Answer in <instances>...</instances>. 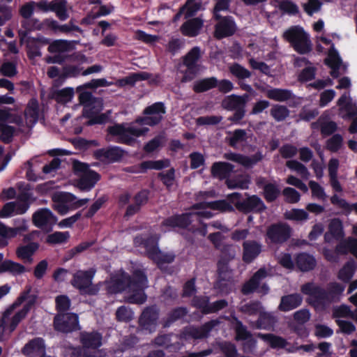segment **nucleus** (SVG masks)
<instances>
[{"label": "nucleus", "mask_w": 357, "mask_h": 357, "mask_svg": "<svg viewBox=\"0 0 357 357\" xmlns=\"http://www.w3.org/2000/svg\"><path fill=\"white\" fill-rule=\"evenodd\" d=\"M291 234L290 228L286 225L271 226L267 231V237L271 242L280 243L287 241Z\"/></svg>", "instance_id": "nucleus-20"}, {"label": "nucleus", "mask_w": 357, "mask_h": 357, "mask_svg": "<svg viewBox=\"0 0 357 357\" xmlns=\"http://www.w3.org/2000/svg\"><path fill=\"white\" fill-rule=\"evenodd\" d=\"M356 269V266L354 261H348L345 264L338 272V278L345 282H349L354 276Z\"/></svg>", "instance_id": "nucleus-40"}, {"label": "nucleus", "mask_w": 357, "mask_h": 357, "mask_svg": "<svg viewBox=\"0 0 357 357\" xmlns=\"http://www.w3.org/2000/svg\"><path fill=\"white\" fill-rule=\"evenodd\" d=\"M344 290V287L337 282L329 285L328 292H325L313 283H307L301 287V291L309 296V302L314 305L325 300L334 301L335 297L341 294Z\"/></svg>", "instance_id": "nucleus-5"}, {"label": "nucleus", "mask_w": 357, "mask_h": 357, "mask_svg": "<svg viewBox=\"0 0 357 357\" xmlns=\"http://www.w3.org/2000/svg\"><path fill=\"white\" fill-rule=\"evenodd\" d=\"M165 113V107L162 102H155L146 107L144 118L137 119L130 124H116L108 128L109 134L119 142L131 144L135 139L145 135L149 129L144 126L158 124Z\"/></svg>", "instance_id": "nucleus-2"}, {"label": "nucleus", "mask_w": 357, "mask_h": 357, "mask_svg": "<svg viewBox=\"0 0 357 357\" xmlns=\"http://www.w3.org/2000/svg\"><path fill=\"white\" fill-rule=\"evenodd\" d=\"M264 192L266 199L271 202L277 198L280 193V190L276 185L267 183L264 186Z\"/></svg>", "instance_id": "nucleus-57"}, {"label": "nucleus", "mask_w": 357, "mask_h": 357, "mask_svg": "<svg viewBox=\"0 0 357 357\" xmlns=\"http://www.w3.org/2000/svg\"><path fill=\"white\" fill-rule=\"evenodd\" d=\"M283 38L300 54L308 53L312 50L310 36L300 26L289 27L283 33Z\"/></svg>", "instance_id": "nucleus-7"}, {"label": "nucleus", "mask_w": 357, "mask_h": 357, "mask_svg": "<svg viewBox=\"0 0 357 357\" xmlns=\"http://www.w3.org/2000/svg\"><path fill=\"white\" fill-rule=\"evenodd\" d=\"M31 287L27 286L13 304V306L23 305V307L11 317V323L9 324L11 331L15 329L18 324L26 317L28 312L34 307L36 303L37 296L36 294H31Z\"/></svg>", "instance_id": "nucleus-8"}, {"label": "nucleus", "mask_w": 357, "mask_h": 357, "mask_svg": "<svg viewBox=\"0 0 357 357\" xmlns=\"http://www.w3.org/2000/svg\"><path fill=\"white\" fill-rule=\"evenodd\" d=\"M216 324L215 321H211L205 324L201 328H189L186 329V332L188 335H191L194 338H202L207 335L209 331Z\"/></svg>", "instance_id": "nucleus-42"}, {"label": "nucleus", "mask_w": 357, "mask_h": 357, "mask_svg": "<svg viewBox=\"0 0 357 357\" xmlns=\"http://www.w3.org/2000/svg\"><path fill=\"white\" fill-rule=\"evenodd\" d=\"M158 238L153 236L151 232L144 233L142 236H136L134 240L135 245L145 249L149 257L152 259L158 265L162 266L165 263H171L174 259V255L172 252H162L158 248Z\"/></svg>", "instance_id": "nucleus-4"}, {"label": "nucleus", "mask_w": 357, "mask_h": 357, "mask_svg": "<svg viewBox=\"0 0 357 357\" xmlns=\"http://www.w3.org/2000/svg\"><path fill=\"white\" fill-rule=\"evenodd\" d=\"M261 246L259 243L252 241H246L243 243V259L245 262H251L261 252Z\"/></svg>", "instance_id": "nucleus-27"}, {"label": "nucleus", "mask_w": 357, "mask_h": 357, "mask_svg": "<svg viewBox=\"0 0 357 357\" xmlns=\"http://www.w3.org/2000/svg\"><path fill=\"white\" fill-rule=\"evenodd\" d=\"M296 264L301 271H308L314 268L316 265V260L312 255L301 253L296 257Z\"/></svg>", "instance_id": "nucleus-34"}, {"label": "nucleus", "mask_w": 357, "mask_h": 357, "mask_svg": "<svg viewBox=\"0 0 357 357\" xmlns=\"http://www.w3.org/2000/svg\"><path fill=\"white\" fill-rule=\"evenodd\" d=\"M286 165L291 170L296 172L301 178L307 179L310 176V172L301 163L296 160H289Z\"/></svg>", "instance_id": "nucleus-46"}, {"label": "nucleus", "mask_w": 357, "mask_h": 357, "mask_svg": "<svg viewBox=\"0 0 357 357\" xmlns=\"http://www.w3.org/2000/svg\"><path fill=\"white\" fill-rule=\"evenodd\" d=\"M285 200L289 203H297L301 198L299 192L294 188L287 187L282 191Z\"/></svg>", "instance_id": "nucleus-59"}, {"label": "nucleus", "mask_w": 357, "mask_h": 357, "mask_svg": "<svg viewBox=\"0 0 357 357\" xmlns=\"http://www.w3.org/2000/svg\"><path fill=\"white\" fill-rule=\"evenodd\" d=\"M73 169L78 177L75 186L80 190L89 191L100 179L99 174L90 169L85 163L75 161L73 162Z\"/></svg>", "instance_id": "nucleus-9"}, {"label": "nucleus", "mask_w": 357, "mask_h": 357, "mask_svg": "<svg viewBox=\"0 0 357 357\" xmlns=\"http://www.w3.org/2000/svg\"><path fill=\"white\" fill-rule=\"evenodd\" d=\"M267 276V273L264 268H260L253 277L244 284L243 287V292L245 294L252 292L256 290L259 293L266 294L268 291V287L266 284L260 286V282Z\"/></svg>", "instance_id": "nucleus-17"}, {"label": "nucleus", "mask_w": 357, "mask_h": 357, "mask_svg": "<svg viewBox=\"0 0 357 357\" xmlns=\"http://www.w3.org/2000/svg\"><path fill=\"white\" fill-rule=\"evenodd\" d=\"M317 50L321 52L328 50V57L326 59V63L331 68V75L333 77H337L340 75L339 70L344 72L346 66L342 64V60L334 48V45L331 40L326 36H317Z\"/></svg>", "instance_id": "nucleus-6"}, {"label": "nucleus", "mask_w": 357, "mask_h": 357, "mask_svg": "<svg viewBox=\"0 0 357 357\" xmlns=\"http://www.w3.org/2000/svg\"><path fill=\"white\" fill-rule=\"evenodd\" d=\"M26 271L25 267L11 260H6L0 265V273L8 272L13 275L24 273Z\"/></svg>", "instance_id": "nucleus-35"}, {"label": "nucleus", "mask_w": 357, "mask_h": 357, "mask_svg": "<svg viewBox=\"0 0 357 357\" xmlns=\"http://www.w3.org/2000/svg\"><path fill=\"white\" fill-rule=\"evenodd\" d=\"M56 330L68 333L79 328L78 317L75 314H59L54 318Z\"/></svg>", "instance_id": "nucleus-14"}, {"label": "nucleus", "mask_w": 357, "mask_h": 357, "mask_svg": "<svg viewBox=\"0 0 357 357\" xmlns=\"http://www.w3.org/2000/svg\"><path fill=\"white\" fill-rule=\"evenodd\" d=\"M36 2L29 1L22 5L19 10L20 15L24 19L30 18L34 12Z\"/></svg>", "instance_id": "nucleus-62"}, {"label": "nucleus", "mask_w": 357, "mask_h": 357, "mask_svg": "<svg viewBox=\"0 0 357 357\" xmlns=\"http://www.w3.org/2000/svg\"><path fill=\"white\" fill-rule=\"evenodd\" d=\"M275 6L281 10L289 15H294L298 12V7L291 0H273Z\"/></svg>", "instance_id": "nucleus-43"}, {"label": "nucleus", "mask_w": 357, "mask_h": 357, "mask_svg": "<svg viewBox=\"0 0 357 357\" xmlns=\"http://www.w3.org/2000/svg\"><path fill=\"white\" fill-rule=\"evenodd\" d=\"M216 84L217 79L214 77H211L197 81L194 84L193 89L196 92H203L213 88Z\"/></svg>", "instance_id": "nucleus-47"}, {"label": "nucleus", "mask_w": 357, "mask_h": 357, "mask_svg": "<svg viewBox=\"0 0 357 357\" xmlns=\"http://www.w3.org/2000/svg\"><path fill=\"white\" fill-rule=\"evenodd\" d=\"M70 302L66 296H59L56 298V306L59 314H66L65 312L70 307Z\"/></svg>", "instance_id": "nucleus-61"}, {"label": "nucleus", "mask_w": 357, "mask_h": 357, "mask_svg": "<svg viewBox=\"0 0 357 357\" xmlns=\"http://www.w3.org/2000/svg\"><path fill=\"white\" fill-rule=\"evenodd\" d=\"M116 317L119 321H128L132 319L133 313L128 307L121 306L116 310Z\"/></svg>", "instance_id": "nucleus-64"}, {"label": "nucleus", "mask_w": 357, "mask_h": 357, "mask_svg": "<svg viewBox=\"0 0 357 357\" xmlns=\"http://www.w3.org/2000/svg\"><path fill=\"white\" fill-rule=\"evenodd\" d=\"M101 335L98 333H84L82 342L84 347L96 349L101 345Z\"/></svg>", "instance_id": "nucleus-37"}, {"label": "nucleus", "mask_w": 357, "mask_h": 357, "mask_svg": "<svg viewBox=\"0 0 357 357\" xmlns=\"http://www.w3.org/2000/svg\"><path fill=\"white\" fill-rule=\"evenodd\" d=\"M38 248V243L34 242L25 245H21L16 250L17 257L24 262L31 264L33 261L32 257Z\"/></svg>", "instance_id": "nucleus-25"}, {"label": "nucleus", "mask_w": 357, "mask_h": 357, "mask_svg": "<svg viewBox=\"0 0 357 357\" xmlns=\"http://www.w3.org/2000/svg\"><path fill=\"white\" fill-rule=\"evenodd\" d=\"M27 357H42L45 356V346L41 338H36L27 343L22 349Z\"/></svg>", "instance_id": "nucleus-22"}, {"label": "nucleus", "mask_w": 357, "mask_h": 357, "mask_svg": "<svg viewBox=\"0 0 357 357\" xmlns=\"http://www.w3.org/2000/svg\"><path fill=\"white\" fill-rule=\"evenodd\" d=\"M102 108L103 102L101 99L93 100L91 103L85 105L83 116L89 119L88 125L102 124L109 120L110 112L100 114Z\"/></svg>", "instance_id": "nucleus-11"}, {"label": "nucleus", "mask_w": 357, "mask_h": 357, "mask_svg": "<svg viewBox=\"0 0 357 357\" xmlns=\"http://www.w3.org/2000/svg\"><path fill=\"white\" fill-rule=\"evenodd\" d=\"M337 104L342 118H350L357 114V105L352 101L349 93H343L338 99Z\"/></svg>", "instance_id": "nucleus-19"}, {"label": "nucleus", "mask_w": 357, "mask_h": 357, "mask_svg": "<svg viewBox=\"0 0 357 357\" xmlns=\"http://www.w3.org/2000/svg\"><path fill=\"white\" fill-rule=\"evenodd\" d=\"M194 305L197 307L202 309L204 313L214 312L220 310L227 305V302L224 300L218 301L212 305L208 304V301L206 298L199 299L196 298L194 300Z\"/></svg>", "instance_id": "nucleus-26"}, {"label": "nucleus", "mask_w": 357, "mask_h": 357, "mask_svg": "<svg viewBox=\"0 0 357 357\" xmlns=\"http://www.w3.org/2000/svg\"><path fill=\"white\" fill-rule=\"evenodd\" d=\"M301 302L302 298L298 294L285 296L281 298L279 308L282 311H289L299 306Z\"/></svg>", "instance_id": "nucleus-32"}, {"label": "nucleus", "mask_w": 357, "mask_h": 357, "mask_svg": "<svg viewBox=\"0 0 357 357\" xmlns=\"http://www.w3.org/2000/svg\"><path fill=\"white\" fill-rule=\"evenodd\" d=\"M147 77V75L144 73H133L123 79H119L116 84L121 86L134 84L137 81L146 79Z\"/></svg>", "instance_id": "nucleus-52"}, {"label": "nucleus", "mask_w": 357, "mask_h": 357, "mask_svg": "<svg viewBox=\"0 0 357 357\" xmlns=\"http://www.w3.org/2000/svg\"><path fill=\"white\" fill-rule=\"evenodd\" d=\"M309 187L311 190L312 197L321 201L326 200L327 195L325 190L318 183L314 181H310L309 182Z\"/></svg>", "instance_id": "nucleus-51"}, {"label": "nucleus", "mask_w": 357, "mask_h": 357, "mask_svg": "<svg viewBox=\"0 0 357 357\" xmlns=\"http://www.w3.org/2000/svg\"><path fill=\"white\" fill-rule=\"evenodd\" d=\"M53 208L60 215H64L70 210H73L72 201L75 199V195L69 192H59L53 195Z\"/></svg>", "instance_id": "nucleus-16"}, {"label": "nucleus", "mask_w": 357, "mask_h": 357, "mask_svg": "<svg viewBox=\"0 0 357 357\" xmlns=\"http://www.w3.org/2000/svg\"><path fill=\"white\" fill-rule=\"evenodd\" d=\"M28 229L27 222L23 218H18L15 221V227H6L0 223V247L7 245V238L15 237L18 234L26 231Z\"/></svg>", "instance_id": "nucleus-15"}, {"label": "nucleus", "mask_w": 357, "mask_h": 357, "mask_svg": "<svg viewBox=\"0 0 357 357\" xmlns=\"http://www.w3.org/2000/svg\"><path fill=\"white\" fill-rule=\"evenodd\" d=\"M201 2L199 0H188L185 4L181 8L179 13L176 15L174 20H177L182 14L185 15V18L194 15L201 9Z\"/></svg>", "instance_id": "nucleus-33"}, {"label": "nucleus", "mask_w": 357, "mask_h": 357, "mask_svg": "<svg viewBox=\"0 0 357 357\" xmlns=\"http://www.w3.org/2000/svg\"><path fill=\"white\" fill-rule=\"evenodd\" d=\"M258 336L269 344L273 348H282L286 345V341L284 339L272 334L264 335L259 333Z\"/></svg>", "instance_id": "nucleus-45"}, {"label": "nucleus", "mask_w": 357, "mask_h": 357, "mask_svg": "<svg viewBox=\"0 0 357 357\" xmlns=\"http://www.w3.org/2000/svg\"><path fill=\"white\" fill-rule=\"evenodd\" d=\"M262 307L259 303H251L242 307V310L249 314L259 313L257 327L260 328H269L275 323L274 317L266 312L261 311Z\"/></svg>", "instance_id": "nucleus-13"}, {"label": "nucleus", "mask_w": 357, "mask_h": 357, "mask_svg": "<svg viewBox=\"0 0 357 357\" xmlns=\"http://www.w3.org/2000/svg\"><path fill=\"white\" fill-rule=\"evenodd\" d=\"M25 124L27 127H32L38 121V105L36 100H31L25 110Z\"/></svg>", "instance_id": "nucleus-31"}, {"label": "nucleus", "mask_w": 357, "mask_h": 357, "mask_svg": "<svg viewBox=\"0 0 357 357\" xmlns=\"http://www.w3.org/2000/svg\"><path fill=\"white\" fill-rule=\"evenodd\" d=\"M247 140V133L244 130L238 129L229 132V141L231 146L238 148L243 146Z\"/></svg>", "instance_id": "nucleus-39"}, {"label": "nucleus", "mask_w": 357, "mask_h": 357, "mask_svg": "<svg viewBox=\"0 0 357 357\" xmlns=\"http://www.w3.org/2000/svg\"><path fill=\"white\" fill-rule=\"evenodd\" d=\"M106 285L109 293L123 291L125 298L129 303L141 304L146 300L144 290L148 287V280L141 271L134 273L132 280L124 272L119 271L112 276Z\"/></svg>", "instance_id": "nucleus-3"}, {"label": "nucleus", "mask_w": 357, "mask_h": 357, "mask_svg": "<svg viewBox=\"0 0 357 357\" xmlns=\"http://www.w3.org/2000/svg\"><path fill=\"white\" fill-rule=\"evenodd\" d=\"M0 121H7L23 126V121L20 117L11 115L6 109H0Z\"/></svg>", "instance_id": "nucleus-58"}, {"label": "nucleus", "mask_w": 357, "mask_h": 357, "mask_svg": "<svg viewBox=\"0 0 357 357\" xmlns=\"http://www.w3.org/2000/svg\"><path fill=\"white\" fill-rule=\"evenodd\" d=\"M148 199V193L146 191H142L139 192L135 197V205L130 206L127 209L126 215H132L135 213L139 209V206L145 204Z\"/></svg>", "instance_id": "nucleus-49"}, {"label": "nucleus", "mask_w": 357, "mask_h": 357, "mask_svg": "<svg viewBox=\"0 0 357 357\" xmlns=\"http://www.w3.org/2000/svg\"><path fill=\"white\" fill-rule=\"evenodd\" d=\"M225 157L247 167L252 166L261 159V155L259 153L252 157H247L238 153H229L225 154Z\"/></svg>", "instance_id": "nucleus-29"}, {"label": "nucleus", "mask_w": 357, "mask_h": 357, "mask_svg": "<svg viewBox=\"0 0 357 357\" xmlns=\"http://www.w3.org/2000/svg\"><path fill=\"white\" fill-rule=\"evenodd\" d=\"M222 105L227 109H237L245 107V100L241 96L232 95L226 98Z\"/></svg>", "instance_id": "nucleus-41"}, {"label": "nucleus", "mask_w": 357, "mask_h": 357, "mask_svg": "<svg viewBox=\"0 0 357 357\" xmlns=\"http://www.w3.org/2000/svg\"><path fill=\"white\" fill-rule=\"evenodd\" d=\"M231 73L236 77L238 79H246L250 76V73L244 67L238 65L234 64L229 67Z\"/></svg>", "instance_id": "nucleus-60"}, {"label": "nucleus", "mask_w": 357, "mask_h": 357, "mask_svg": "<svg viewBox=\"0 0 357 357\" xmlns=\"http://www.w3.org/2000/svg\"><path fill=\"white\" fill-rule=\"evenodd\" d=\"M229 202L225 200L215 202H203L195 204L192 211L182 215L171 217L165 220L162 225L164 231H169L176 227H187L190 222L197 221L201 223V219H208L213 216L211 211H229L233 210V206L243 212H260L266 208L262 200L253 195L243 202L240 201V195L234 192L228 195Z\"/></svg>", "instance_id": "nucleus-1"}, {"label": "nucleus", "mask_w": 357, "mask_h": 357, "mask_svg": "<svg viewBox=\"0 0 357 357\" xmlns=\"http://www.w3.org/2000/svg\"><path fill=\"white\" fill-rule=\"evenodd\" d=\"M342 137L340 135H335L327 142L328 149L333 152L337 151L342 145Z\"/></svg>", "instance_id": "nucleus-63"}, {"label": "nucleus", "mask_w": 357, "mask_h": 357, "mask_svg": "<svg viewBox=\"0 0 357 357\" xmlns=\"http://www.w3.org/2000/svg\"><path fill=\"white\" fill-rule=\"evenodd\" d=\"M69 238L68 231H55L47 236L46 242L50 244H61L67 242Z\"/></svg>", "instance_id": "nucleus-48"}, {"label": "nucleus", "mask_w": 357, "mask_h": 357, "mask_svg": "<svg viewBox=\"0 0 357 357\" xmlns=\"http://www.w3.org/2000/svg\"><path fill=\"white\" fill-rule=\"evenodd\" d=\"M200 56L201 50L198 47H193L185 56L184 64L187 67V70L182 79L183 82L192 79L201 70V66L197 64Z\"/></svg>", "instance_id": "nucleus-12"}, {"label": "nucleus", "mask_w": 357, "mask_h": 357, "mask_svg": "<svg viewBox=\"0 0 357 357\" xmlns=\"http://www.w3.org/2000/svg\"><path fill=\"white\" fill-rule=\"evenodd\" d=\"M75 43V41L56 40L50 44L48 50L51 53L68 52L74 48Z\"/></svg>", "instance_id": "nucleus-36"}, {"label": "nucleus", "mask_w": 357, "mask_h": 357, "mask_svg": "<svg viewBox=\"0 0 357 357\" xmlns=\"http://www.w3.org/2000/svg\"><path fill=\"white\" fill-rule=\"evenodd\" d=\"M271 114L277 121H281L289 116V112L286 107L275 105L271 108Z\"/></svg>", "instance_id": "nucleus-53"}, {"label": "nucleus", "mask_w": 357, "mask_h": 357, "mask_svg": "<svg viewBox=\"0 0 357 357\" xmlns=\"http://www.w3.org/2000/svg\"><path fill=\"white\" fill-rule=\"evenodd\" d=\"M94 275L95 271L93 269L78 271L74 274L71 284L74 287L78 289L82 294H96L98 292L100 288L98 285L92 284Z\"/></svg>", "instance_id": "nucleus-10"}, {"label": "nucleus", "mask_w": 357, "mask_h": 357, "mask_svg": "<svg viewBox=\"0 0 357 357\" xmlns=\"http://www.w3.org/2000/svg\"><path fill=\"white\" fill-rule=\"evenodd\" d=\"M286 218L296 221L306 220L308 218L307 213L303 209H292L284 214Z\"/></svg>", "instance_id": "nucleus-56"}, {"label": "nucleus", "mask_w": 357, "mask_h": 357, "mask_svg": "<svg viewBox=\"0 0 357 357\" xmlns=\"http://www.w3.org/2000/svg\"><path fill=\"white\" fill-rule=\"evenodd\" d=\"M158 319V312L154 307L146 309L142 314L139 323L143 329L151 332L154 331Z\"/></svg>", "instance_id": "nucleus-24"}, {"label": "nucleus", "mask_w": 357, "mask_h": 357, "mask_svg": "<svg viewBox=\"0 0 357 357\" xmlns=\"http://www.w3.org/2000/svg\"><path fill=\"white\" fill-rule=\"evenodd\" d=\"M11 310H8L3 314V318L0 322V340L3 339L6 333L8 334L12 333L13 331L10 330L9 324L11 323Z\"/></svg>", "instance_id": "nucleus-50"}, {"label": "nucleus", "mask_w": 357, "mask_h": 357, "mask_svg": "<svg viewBox=\"0 0 357 357\" xmlns=\"http://www.w3.org/2000/svg\"><path fill=\"white\" fill-rule=\"evenodd\" d=\"M343 236L342 222L337 218L331 220L328 225V231L325 234L326 241L330 242L333 238L340 239Z\"/></svg>", "instance_id": "nucleus-30"}, {"label": "nucleus", "mask_w": 357, "mask_h": 357, "mask_svg": "<svg viewBox=\"0 0 357 357\" xmlns=\"http://www.w3.org/2000/svg\"><path fill=\"white\" fill-rule=\"evenodd\" d=\"M266 96L270 99L275 101L283 102L291 98V93L287 90L273 89L268 90L266 92Z\"/></svg>", "instance_id": "nucleus-44"}, {"label": "nucleus", "mask_w": 357, "mask_h": 357, "mask_svg": "<svg viewBox=\"0 0 357 357\" xmlns=\"http://www.w3.org/2000/svg\"><path fill=\"white\" fill-rule=\"evenodd\" d=\"M57 222L56 217L48 208H43L36 211L33 215V224L39 228L51 227Z\"/></svg>", "instance_id": "nucleus-18"}, {"label": "nucleus", "mask_w": 357, "mask_h": 357, "mask_svg": "<svg viewBox=\"0 0 357 357\" xmlns=\"http://www.w3.org/2000/svg\"><path fill=\"white\" fill-rule=\"evenodd\" d=\"M29 205L25 202H9L5 204L0 211V218H8L16 214H22L27 211Z\"/></svg>", "instance_id": "nucleus-23"}, {"label": "nucleus", "mask_w": 357, "mask_h": 357, "mask_svg": "<svg viewBox=\"0 0 357 357\" xmlns=\"http://www.w3.org/2000/svg\"><path fill=\"white\" fill-rule=\"evenodd\" d=\"M61 20H66L68 18L66 1L63 0H56L54 11Z\"/></svg>", "instance_id": "nucleus-54"}, {"label": "nucleus", "mask_w": 357, "mask_h": 357, "mask_svg": "<svg viewBox=\"0 0 357 357\" xmlns=\"http://www.w3.org/2000/svg\"><path fill=\"white\" fill-rule=\"evenodd\" d=\"M233 169V166L227 162H219L213 164L211 168L212 174L218 178H225Z\"/></svg>", "instance_id": "nucleus-38"}, {"label": "nucleus", "mask_w": 357, "mask_h": 357, "mask_svg": "<svg viewBox=\"0 0 357 357\" xmlns=\"http://www.w3.org/2000/svg\"><path fill=\"white\" fill-rule=\"evenodd\" d=\"M319 126L321 128V133L324 135H331L336 130V124L332 121L321 123V120H319L317 123L312 124V128L313 129H316Z\"/></svg>", "instance_id": "nucleus-55"}, {"label": "nucleus", "mask_w": 357, "mask_h": 357, "mask_svg": "<svg viewBox=\"0 0 357 357\" xmlns=\"http://www.w3.org/2000/svg\"><path fill=\"white\" fill-rule=\"evenodd\" d=\"M203 26V20L200 18H193L185 22L181 27L182 33L192 37L197 36Z\"/></svg>", "instance_id": "nucleus-28"}, {"label": "nucleus", "mask_w": 357, "mask_h": 357, "mask_svg": "<svg viewBox=\"0 0 357 357\" xmlns=\"http://www.w3.org/2000/svg\"><path fill=\"white\" fill-rule=\"evenodd\" d=\"M220 20L215 26V36L222 38L232 35L236 31V25L231 17L217 18Z\"/></svg>", "instance_id": "nucleus-21"}]
</instances>
